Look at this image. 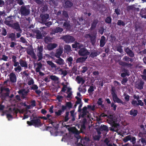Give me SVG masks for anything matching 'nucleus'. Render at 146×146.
<instances>
[{
  "label": "nucleus",
  "instance_id": "09e8293b",
  "mask_svg": "<svg viewBox=\"0 0 146 146\" xmlns=\"http://www.w3.org/2000/svg\"><path fill=\"white\" fill-rule=\"evenodd\" d=\"M98 55L97 53L96 52H93L91 53L90 55V56L92 57L96 56Z\"/></svg>",
  "mask_w": 146,
  "mask_h": 146
},
{
  "label": "nucleus",
  "instance_id": "0e129e2a",
  "mask_svg": "<svg viewBox=\"0 0 146 146\" xmlns=\"http://www.w3.org/2000/svg\"><path fill=\"white\" fill-rule=\"evenodd\" d=\"M37 50L38 52H42V46H38Z\"/></svg>",
  "mask_w": 146,
  "mask_h": 146
},
{
  "label": "nucleus",
  "instance_id": "f257e3e1",
  "mask_svg": "<svg viewBox=\"0 0 146 146\" xmlns=\"http://www.w3.org/2000/svg\"><path fill=\"white\" fill-rule=\"evenodd\" d=\"M108 119L107 120L108 123L111 124L112 127L110 129L112 131H116L117 130V127L118 125L117 124L115 123V119L114 118L113 115H110L108 116Z\"/></svg>",
  "mask_w": 146,
  "mask_h": 146
},
{
  "label": "nucleus",
  "instance_id": "412c9836",
  "mask_svg": "<svg viewBox=\"0 0 146 146\" xmlns=\"http://www.w3.org/2000/svg\"><path fill=\"white\" fill-rule=\"evenodd\" d=\"M63 52V49L62 48H60L59 49H58L56 53L55 54V56L57 58H58L60 57V56L62 54Z\"/></svg>",
  "mask_w": 146,
  "mask_h": 146
},
{
  "label": "nucleus",
  "instance_id": "603ef678",
  "mask_svg": "<svg viewBox=\"0 0 146 146\" xmlns=\"http://www.w3.org/2000/svg\"><path fill=\"white\" fill-rule=\"evenodd\" d=\"M2 35L4 36L6 35H7V32L6 30L5 29L3 28L2 29Z\"/></svg>",
  "mask_w": 146,
  "mask_h": 146
},
{
  "label": "nucleus",
  "instance_id": "bf43d9fd",
  "mask_svg": "<svg viewBox=\"0 0 146 146\" xmlns=\"http://www.w3.org/2000/svg\"><path fill=\"white\" fill-rule=\"evenodd\" d=\"M34 81L32 79H30L29 81L28 82V85H30L33 84L34 83Z\"/></svg>",
  "mask_w": 146,
  "mask_h": 146
},
{
  "label": "nucleus",
  "instance_id": "72a5a7b5",
  "mask_svg": "<svg viewBox=\"0 0 146 146\" xmlns=\"http://www.w3.org/2000/svg\"><path fill=\"white\" fill-rule=\"evenodd\" d=\"M72 5V3L69 1H67L65 2L64 6L66 7H70Z\"/></svg>",
  "mask_w": 146,
  "mask_h": 146
},
{
  "label": "nucleus",
  "instance_id": "8fccbe9b",
  "mask_svg": "<svg viewBox=\"0 0 146 146\" xmlns=\"http://www.w3.org/2000/svg\"><path fill=\"white\" fill-rule=\"evenodd\" d=\"M63 26L66 29L69 28L70 25L68 23L65 22L63 24Z\"/></svg>",
  "mask_w": 146,
  "mask_h": 146
},
{
  "label": "nucleus",
  "instance_id": "6e6552de",
  "mask_svg": "<svg viewBox=\"0 0 146 146\" xmlns=\"http://www.w3.org/2000/svg\"><path fill=\"white\" fill-rule=\"evenodd\" d=\"M10 81L12 82L15 83L17 81V78L15 73L12 72L9 75Z\"/></svg>",
  "mask_w": 146,
  "mask_h": 146
},
{
  "label": "nucleus",
  "instance_id": "4be33fe9",
  "mask_svg": "<svg viewBox=\"0 0 146 146\" xmlns=\"http://www.w3.org/2000/svg\"><path fill=\"white\" fill-rule=\"evenodd\" d=\"M41 16H42L41 15ZM49 15L48 14H45L42 17V23H45L46 20L49 18Z\"/></svg>",
  "mask_w": 146,
  "mask_h": 146
},
{
  "label": "nucleus",
  "instance_id": "69168bd1",
  "mask_svg": "<svg viewBox=\"0 0 146 146\" xmlns=\"http://www.w3.org/2000/svg\"><path fill=\"white\" fill-rule=\"evenodd\" d=\"M82 72L83 73H84L87 70V68L86 66H83L82 67Z\"/></svg>",
  "mask_w": 146,
  "mask_h": 146
},
{
  "label": "nucleus",
  "instance_id": "0eeeda50",
  "mask_svg": "<svg viewBox=\"0 0 146 146\" xmlns=\"http://www.w3.org/2000/svg\"><path fill=\"white\" fill-rule=\"evenodd\" d=\"M64 40L66 42L69 43L74 41V38L70 36H64L63 38Z\"/></svg>",
  "mask_w": 146,
  "mask_h": 146
},
{
  "label": "nucleus",
  "instance_id": "f3484780",
  "mask_svg": "<svg viewBox=\"0 0 146 146\" xmlns=\"http://www.w3.org/2000/svg\"><path fill=\"white\" fill-rule=\"evenodd\" d=\"M106 42V38L104 36L101 37L100 41V46L101 47H103L105 45Z\"/></svg>",
  "mask_w": 146,
  "mask_h": 146
},
{
  "label": "nucleus",
  "instance_id": "9b49d317",
  "mask_svg": "<svg viewBox=\"0 0 146 146\" xmlns=\"http://www.w3.org/2000/svg\"><path fill=\"white\" fill-rule=\"evenodd\" d=\"M5 23L6 25L10 27H13V22L12 20H10V18L9 17H8L5 19Z\"/></svg>",
  "mask_w": 146,
  "mask_h": 146
},
{
  "label": "nucleus",
  "instance_id": "864d4df0",
  "mask_svg": "<svg viewBox=\"0 0 146 146\" xmlns=\"http://www.w3.org/2000/svg\"><path fill=\"white\" fill-rule=\"evenodd\" d=\"M106 22L108 23H110L111 21V18L109 17H107L106 19Z\"/></svg>",
  "mask_w": 146,
  "mask_h": 146
},
{
  "label": "nucleus",
  "instance_id": "c756f323",
  "mask_svg": "<svg viewBox=\"0 0 146 146\" xmlns=\"http://www.w3.org/2000/svg\"><path fill=\"white\" fill-rule=\"evenodd\" d=\"M87 109V107H84L83 108L82 114L81 115V116L82 117H83L85 115H86L88 113Z\"/></svg>",
  "mask_w": 146,
  "mask_h": 146
},
{
  "label": "nucleus",
  "instance_id": "20e7f679",
  "mask_svg": "<svg viewBox=\"0 0 146 146\" xmlns=\"http://www.w3.org/2000/svg\"><path fill=\"white\" fill-rule=\"evenodd\" d=\"M96 34V33L95 32L93 34H92L91 35L87 34L86 35L85 37L87 38H90L92 44L94 45L96 42L95 39Z\"/></svg>",
  "mask_w": 146,
  "mask_h": 146
},
{
  "label": "nucleus",
  "instance_id": "a211bd4d",
  "mask_svg": "<svg viewBox=\"0 0 146 146\" xmlns=\"http://www.w3.org/2000/svg\"><path fill=\"white\" fill-rule=\"evenodd\" d=\"M76 80L78 84H83L85 82V80L82 77L79 76H78L76 77Z\"/></svg>",
  "mask_w": 146,
  "mask_h": 146
},
{
  "label": "nucleus",
  "instance_id": "c9c22d12",
  "mask_svg": "<svg viewBox=\"0 0 146 146\" xmlns=\"http://www.w3.org/2000/svg\"><path fill=\"white\" fill-rule=\"evenodd\" d=\"M46 62L52 68L56 67V65L51 61H46Z\"/></svg>",
  "mask_w": 146,
  "mask_h": 146
},
{
  "label": "nucleus",
  "instance_id": "c85d7f7f",
  "mask_svg": "<svg viewBox=\"0 0 146 146\" xmlns=\"http://www.w3.org/2000/svg\"><path fill=\"white\" fill-rule=\"evenodd\" d=\"M37 66V67L36 69V72H39L40 69L41 68L42 65L40 63H38L36 64Z\"/></svg>",
  "mask_w": 146,
  "mask_h": 146
},
{
  "label": "nucleus",
  "instance_id": "7ed1b4c3",
  "mask_svg": "<svg viewBox=\"0 0 146 146\" xmlns=\"http://www.w3.org/2000/svg\"><path fill=\"white\" fill-rule=\"evenodd\" d=\"M27 123L29 125H33L35 127H38L41 125L40 120L37 118H36L35 119L32 120L31 122L27 121Z\"/></svg>",
  "mask_w": 146,
  "mask_h": 146
},
{
  "label": "nucleus",
  "instance_id": "a19ab883",
  "mask_svg": "<svg viewBox=\"0 0 146 146\" xmlns=\"http://www.w3.org/2000/svg\"><path fill=\"white\" fill-rule=\"evenodd\" d=\"M131 138V136L130 135H128L124 138L123 141L125 142H127L129 140H130Z\"/></svg>",
  "mask_w": 146,
  "mask_h": 146
},
{
  "label": "nucleus",
  "instance_id": "39448f33",
  "mask_svg": "<svg viewBox=\"0 0 146 146\" xmlns=\"http://www.w3.org/2000/svg\"><path fill=\"white\" fill-rule=\"evenodd\" d=\"M20 11L21 14L24 16L27 15L29 13V10L25 7H21Z\"/></svg>",
  "mask_w": 146,
  "mask_h": 146
},
{
  "label": "nucleus",
  "instance_id": "aec40b11",
  "mask_svg": "<svg viewBox=\"0 0 146 146\" xmlns=\"http://www.w3.org/2000/svg\"><path fill=\"white\" fill-rule=\"evenodd\" d=\"M69 131L73 133L78 134L79 133L78 131L76 129L75 127H70L68 129Z\"/></svg>",
  "mask_w": 146,
  "mask_h": 146
},
{
  "label": "nucleus",
  "instance_id": "dca6fc26",
  "mask_svg": "<svg viewBox=\"0 0 146 146\" xmlns=\"http://www.w3.org/2000/svg\"><path fill=\"white\" fill-rule=\"evenodd\" d=\"M79 91L82 93H84L86 92V90L85 85H81L78 88Z\"/></svg>",
  "mask_w": 146,
  "mask_h": 146
},
{
  "label": "nucleus",
  "instance_id": "5fc2aeb1",
  "mask_svg": "<svg viewBox=\"0 0 146 146\" xmlns=\"http://www.w3.org/2000/svg\"><path fill=\"white\" fill-rule=\"evenodd\" d=\"M8 59V57L5 55H3L1 58L2 60L5 61H7Z\"/></svg>",
  "mask_w": 146,
  "mask_h": 146
},
{
  "label": "nucleus",
  "instance_id": "c03bdc74",
  "mask_svg": "<svg viewBox=\"0 0 146 146\" xmlns=\"http://www.w3.org/2000/svg\"><path fill=\"white\" fill-rule=\"evenodd\" d=\"M94 90V87L92 86H91L88 90V92L89 93H92Z\"/></svg>",
  "mask_w": 146,
  "mask_h": 146
},
{
  "label": "nucleus",
  "instance_id": "ea45409f",
  "mask_svg": "<svg viewBox=\"0 0 146 146\" xmlns=\"http://www.w3.org/2000/svg\"><path fill=\"white\" fill-rule=\"evenodd\" d=\"M98 135H95L94 136V139L95 140H98L100 137V136L99 135L101 133L100 131H98Z\"/></svg>",
  "mask_w": 146,
  "mask_h": 146
},
{
  "label": "nucleus",
  "instance_id": "2f4dec72",
  "mask_svg": "<svg viewBox=\"0 0 146 146\" xmlns=\"http://www.w3.org/2000/svg\"><path fill=\"white\" fill-rule=\"evenodd\" d=\"M87 58V57H81L78 58L76 62L77 63H80L81 62H82L84 61Z\"/></svg>",
  "mask_w": 146,
  "mask_h": 146
},
{
  "label": "nucleus",
  "instance_id": "680f3d73",
  "mask_svg": "<svg viewBox=\"0 0 146 146\" xmlns=\"http://www.w3.org/2000/svg\"><path fill=\"white\" fill-rule=\"evenodd\" d=\"M136 139L134 137H132L131 136V141L133 143V144H134L135 142Z\"/></svg>",
  "mask_w": 146,
  "mask_h": 146
},
{
  "label": "nucleus",
  "instance_id": "13d9d810",
  "mask_svg": "<svg viewBox=\"0 0 146 146\" xmlns=\"http://www.w3.org/2000/svg\"><path fill=\"white\" fill-rule=\"evenodd\" d=\"M60 72H61V74L63 75L64 76H66L67 73V72L66 70H63L62 69V71H61Z\"/></svg>",
  "mask_w": 146,
  "mask_h": 146
},
{
  "label": "nucleus",
  "instance_id": "4c0bfd02",
  "mask_svg": "<svg viewBox=\"0 0 146 146\" xmlns=\"http://www.w3.org/2000/svg\"><path fill=\"white\" fill-rule=\"evenodd\" d=\"M9 37L11 38L12 40L15 39V35L14 33H11L8 35Z\"/></svg>",
  "mask_w": 146,
  "mask_h": 146
},
{
  "label": "nucleus",
  "instance_id": "58836bf2",
  "mask_svg": "<svg viewBox=\"0 0 146 146\" xmlns=\"http://www.w3.org/2000/svg\"><path fill=\"white\" fill-rule=\"evenodd\" d=\"M36 38L37 39H40L42 38V35L40 32L39 31H37L36 32Z\"/></svg>",
  "mask_w": 146,
  "mask_h": 146
},
{
  "label": "nucleus",
  "instance_id": "e2e57ef3",
  "mask_svg": "<svg viewBox=\"0 0 146 146\" xmlns=\"http://www.w3.org/2000/svg\"><path fill=\"white\" fill-rule=\"evenodd\" d=\"M66 106L69 108H71L72 107V104L71 102H68L66 103Z\"/></svg>",
  "mask_w": 146,
  "mask_h": 146
},
{
  "label": "nucleus",
  "instance_id": "9d476101",
  "mask_svg": "<svg viewBox=\"0 0 146 146\" xmlns=\"http://www.w3.org/2000/svg\"><path fill=\"white\" fill-rule=\"evenodd\" d=\"M28 92L25 89L21 90L18 92L20 94L21 97L23 99L25 98V96Z\"/></svg>",
  "mask_w": 146,
  "mask_h": 146
},
{
  "label": "nucleus",
  "instance_id": "de8ad7c7",
  "mask_svg": "<svg viewBox=\"0 0 146 146\" xmlns=\"http://www.w3.org/2000/svg\"><path fill=\"white\" fill-rule=\"evenodd\" d=\"M37 55L38 58V61H39L42 58V56L41 52H37Z\"/></svg>",
  "mask_w": 146,
  "mask_h": 146
},
{
  "label": "nucleus",
  "instance_id": "6ab92c4d",
  "mask_svg": "<svg viewBox=\"0 0 146 146\" xmlns=\"http://www.w3.org/2000/svg\"><path fill=\"white\" fill-rule=\"evenodd\" d=\"M19 63L21 66L25 68H27L28 67L26 61L21 59L19 60Z\"/></svg>",
  "mask_w": 146,
  "mask_h": 146
},
{
  "label": "nucleus",
  "instance_id": "f704fd0d",
  "mask_svg": "<svg viewBox=\"0 0 146 146\" xmlns=\"http://www.w3.org/2000/svg\"><path fill=\"white\" fill-rule=\"evenodd\" d=\"M50 78L52 80L56 82H58L59 78L55 76L51 75L50 76Z\"/></svg>",
  "mask_w": 146,
  "mask_h": 146
},
{
  "label": "nucleus",
  "instance_id": "423d86ee",
  "mask_svg": "<svg viewBox=\"0 0 146 146\" xmlns=\"http://www.w3.org/2000/svg\"><path fill=\"white\" fill-rule=\"evenodd\" d=\"M79 53L80 55L83 56L88 55L90 54V52L85 48L80 49L79 51Z\"/></svg>",
  "mask_w": 146,
  "mask_h": 146
},
{
  "label": "nucleus",
  "instance_id": "338daca9",
  "mask_svg": "<svg viewBox=\"0 0 146 146\" xmlns=\"http://www.w3.org/2000/svg\"><path fill=\"white\" fill-rule=\"evenodd\" d=\"M138 105H140L141 106H143V103L140 100H138Z\"/></svg>",
  "mask_w": 146,
  "mask_h": 146
},
{
  "label": "nucleus",
  "instance_id": "6e6d98bb",
  "mask_svg": "<svg viewBox=\"0 0 146 146\" xmlns=\"http://www.w3.org/2000/svg\"><path fill=\"white\" fill-rule=\"evenodd\" d=\"M97 23V22L96 21H94L91 26L92 29H93L95 27Z\"/></svg>",
  "mask_w": 146,
  "mask_h": 146
},
{
  "label": "nucleus",
  "instance_id": "e433bc0d",
  "mask_svg": "<svg viewBox=\"0 0 146 146\" xmlns=\"http://www.w3.org/2000/svg\"><path fill=\"white\" fill-rule=\"evenodd\" d=\"M64 48L67 52H69L71 51V47L69 45H65L64 46Z\"/></svg>",
  "mask_w": 146,
  "mask_h": 146
},
{
  "label": "nucleus",
  "instance_id": "7c9ffc66",
  "mask_svg": "<svg viewBox=\"0 0 146 146\" xmlns=\"http://www.w3.org/2000/svg\"><path fill=\"white\" fill-rule=\"evenodd\" d=\"M82 46V45L79 43L77 42H75L74 44H72V47L73 48H80Z\"/></svg>",
  "mask_w": 146,
  "mask_h": 146
},
{
  "label": "nucleus",
  "instance_id": "f8f14e48",
  "mask_svg": "<svg viewBox=\"0 0 146 146\" xmlns=\"http://www.w3.org/2000/svg\"><path fill=\"white\" fill-rule=\"evenodd\" d=\"M57 58L58 59H54L55 62L59 65H63L64 64V61L60 57Z\"/></svg>",
  "mask_w": 146,
  "mask_h": 146
},
{
  "label": "nucleus",
  "instance_id": "f03ea898",
  "mask_svg": "<svg viewBox=\"0 0 146 146\" xmlns=\"http://www.w3.org/2000/svg\"><path fill=\"white\" fill-rule=\"evenodd\" d=\"M111 94L112 96L113 100L114 102L121 104H124V103L121 99L118 98L116 94L115 90L113 87H112Z\"/></svg>",
  "mask_w": 146,
  "mask_h": 146
},
{
  "label": "nucleus",
  "instance_id": "49530a36",
  "mask_svg": "<svg viewBox=\"0 0 146 146\" xmlns=\"http://www.w3.org/2000/svg\"><path fill=\"white\" fill-rule=\"evenodd\" d=\"M142 78L146 80V70H144L143 71V75L141 76Z\"/></svg>",
  "mask_w": 146,
  "mask_h": 146
},
{
  "label": "nucleus",
  "instance_id": "79ce46f5",
  "mask_svg": "<svg viewBox=\"0 0 146 146\" xmlns=\"http://www.w3.org/2000/svg\"><path fill=\"white\" fill-rule=\"evenodd\" d=\"M63 31V29L60 27H58L56 29L54 30L53 31L55 33H57L58 32H61Z\"/></svg>",
  "mask_w": 146,
  "mask_h": 146
},
{
  "label": "nucleus",
  "instance_id": "774afa93",
  "mask_svg": "<svg viewBox=\"0 0 146 146\" xmlns=\"http://www.w3.org/2000/svg\"><path fill=\"white\" fill-rule=\"evenodd\" d=\"M63 98V97L61 96H58L57 97V99L59 101H61Z\"/></svg>",
  "mask_w": 146,
  "mask_h": 146
},
{
  "label": "nucleus",
  "instance_id": "1a4fd4ad",
  "mask_svg": "<svg viewBox=\"0 0 146 146\" xmlns=\"http://www.w3.org/2000/svg\"><path fill=\"white\" fill-rule=\"evenodd\" d=\"M76 98L77 99V101L76 104L74 105L75 107H76L77 104L81 103L82 96L79 92L77 93V96L76 97Z\"/></svg>",
  "mask_w": 146,
  "mask_h": 146
},
{
  "label": "nucleus",
  "instance_id": "3c124183",
  "mask_svg": "<svg viewBox=\"0 0 146 146\" xmlns=\"http://www.w3.org/2000/svg\"><path fill=\"white\" fill-rule=\"evenodd\" d=\"M55 68V70L56 71L59 72L61 71H62V69L60 68L59 66H57L56 65V67H54Z\"/></svg>",
  "mask_w": 146,
  "mask_h": 146
},
{
  "label": "nucleus",
  "instance_id": "a878e982",
  "mask_svg": "<svg viewBox=\"0 0 146 146\" xmlns=\"http://www.w3.org/2000/svg\"><path fill=\"white\" fill-rule=\"evenodd\" d=\"M27 53L31 55L33 58H35V56L33 50H27Z\"/></svg>",
  "mask_w": 146,
  "mask_h": 146
},
{
  "label": "nucleus",
  "instance_id": "37998d69",
  "mask_svg": "<svg viewBox=\"0 0 146 146\" xmlns=\"http://www.w3.org/2000/svg\"><path fill=\"white\" fill-rule=\"evenodd\" d=\"M67 61L69 66H70L72 64V62L73 61V58L72 57H70L67 59Z\"/></svg>",
  "mask_w": 146,
  "mask_h": 146
},
{
  "label": "nucleus",
  "instance_id": "052dcab7",
  "mask_svg": "<svg viewBox=\"0 0 146 146\" xmlns=\"http://www.w3.org/2000/svg\"><path fill=\"white\" fill-rule=\"evenodd\" d=\"M131 104L134 106H136L138 105V103L137 101L135 100H133L131 102Z\"/></svg>",
  "mask_w": 146,
  "mask_h": 146
},
{
  "label": "nucleus",
  "instance_id": "4d7b16f0",
  "mask_svg": "<svg viewBox=\"0 0 146 146\" xmlns=\"http://www.w3.org/2000/svg\"><path fill=\"white\" fill-rule=\"evenodd\" d=\"M117 25H122L124 26L125 25V24L122 21L119 20L118 21Z\"/></svg>",
  "mask_w": 146,
  "mask_h": 146
},
{
  "label": "nucleus",
  "instance_id": "5701e85b",
  "mask_svg": "<svg viewBox=\"0 0 146 146\" xmlns=\"http://www.w3.org/2000/svg\"><path fill=\"white\" fill-rule=\"evenodd\" d=\"M143 84L144 82L142 81H140L139 83L136 84V86L138 89H141L143 88Z\"/></svg>",
  "mask_w": 146,
  "mask_h": 146
},
{
  "label": "nucleus",
  "instance_id": "ddd939ff",
  "mask_svg": "<svg viewBox=\"0 0 146 146\" xmlns=\"http://www.w3.org/2000/svg\"><path fill=\"white\" fill-rule=\"evenodd\" d=\"M77 142L76 143L77 144L80 145V146H85L82 144V142L84 141V139H82L81 137L79 135H78L76 137Z\"/></svg>",
  "mask_w": 146,
  "mask_h": 146
},
{
  "label": "nucleus",
  "instance_id": "393cba45",
  "mask_svg": "<svg viewBox=\"0 0 146 146\" xmlns=\"http://www.w3.org/2000/svg\"><path fill=\"white\" fill-rule=\"evenodd\" d=\"M100 131H108V127L106 125H102L99 128Z\"/></svg>",
  "mask_w": 146,
  "mask_h": 146
},
{
  "label": "nucleus",
  "instance_id": "b1692460",
  "mask_svg": "<svg viewBox=\"0 0 146 146\" xmlns=\"http://www.w3.org/2000/svg\"><path fill=\"white\" fill-rule=\"evenodd\" d=\"M103 101L102 100L101 98H99L98 99V101L97 102V104L98 106H100L102 108H104V105L103 104Z\"/></svg>",
  "mask_w": 146,
  "mask_h": 146
},
{
  "label": "nucleus",
  "instance_id": "a18cd8bd",
  "mask_svg": "<svg viewBox=\"0 0 146 146\" xmlns=\"http://www.w3.org/2000/svg\"><path fill=\"white\" fill-rule=\"evenodd\" d=\"M87 107L88 109H90L92 111L94 110L95 109V105L92 106L91 105H89L87 106Z\"/></svg>",
  "mask_w": 146,
  "mask_h": 146
},
{
  "label": "nucleus",
  "instance_id": "473e14b6",
  "mask_svg": "<svg viewBox=\"0 0 146 146\" xmlns=\"http://www.w3.org/2000/svg\"><path fill=\"white\" fill-rule=\"evenodd\" d=\"M14 70L15 72L17 73H19L22 70V69L20 66L18 65L17 67L15 68Z\"/></svg>",
  "mask_w": 146,
  "mask_h": 146
},
{
  "label": "nucleus",
  "instance_id": "2eb2a0df",
  "mask_svg": "<svg viewBox=\"0 0 146 146\" xmlns=\"http://www.w3.org/2000/svg\"><path fill=\"white\" fill-rule=\"evenodd\" d=\"M58 45L56 43H51L48 44L47 46V49L49 50L55 48Z\"/></svg>",
  "mask_w": 146,
  "mask_h": 146
},
{
  "label": "nucleus",
  "instance_id": "bb28decb",
  "mask_svg": "<svg viewBox=\"0 0 146 146\" xmlns=\"http://www.w3.org/2000/svg\"><path fill=\"white\" fill-rule=\"evenodd\" d=\"M137 111L135 110L132 109L130 111V114L133 116L137 115Z\"/></svg>",
  "mask_w": 146,
  "mask_h": 146
},
{
  "label": "nucleus",
  "instance_id": "4468645a",
  "mask_svg": "<svg viewBox=\"0 0 146 146\" xmlns=\"http://www.w3.org/2000/svg\"><path fill=\"white\" fill-rule=\"evenodd\" d=\"M13 27H11L15 29L17 31L19 32H21V30L20 28L19 24L18 23H15L13 24Z\"/></svg>",
  "mask_w": 146,
  "mask_h": 146
},
{
  "label": "nucleus",
  "instance_id": "cd10ccee",
  "mask_svg": "<svg viewBox=\"0 0 146 146\" xmlns=\"http://www.w3.org/2000/svg\"><path fill=\"white\" fill-rule=\"evenodd\" d=\"M125 52L127 53L130 56L133 57L134 56V54L133 52L128 48H125Z\"/></svg>",
  "mask_w": 146,
  "mask_h": 146
}]
</instances>
